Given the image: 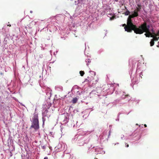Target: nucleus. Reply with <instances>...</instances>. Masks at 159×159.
I'll use <instances>...</instances> for the list:
<instances>
[{
    "instance_id": "f257e3e1",
    "label": "nucleus",
    "mask_w": 159,
    "mask_h": 159,
    "mask_svg": "<svg viewBox=\"0 0 159 159\" xmlns=\"http://www.w3.org/2000/svg\"><path fill=\"white\" fill-rule=\"evenodd\" d=\"M150 25L147 24V23L144 22L138 27H136L134 30V32L137 34H142L144 32H147L150 30Z\"/></svg>"
},
{
    "instance_id": "f03ea898",
    "label": "nucleus",
    "mask_w": 159,
    "mask_h": 159,
    "mask_svg": "<svg viewBox=\"0 0 159 159\" xmlns=\"http://www.w3.org/2000/svg\"><path fill=\"white\" fill-rule=\"evenodd\" d=\"M137 26L134 25L132 23V20L128 18L127 23V26L124 27L125 31L128 32H131L132 30L134 31Z\"/></svg>"
},
{
    "instance_id": "7ed1b4c3",
    "label": "nucleus",
    "mask_w": 159,
    "mask_h": 159,
    "mask_svg": "<svg viewBox=\"0 0 159 159\" xmlns=\"http://www.w3.org/2000/svg\"><path fill=\"white\" fill-rule=\"evenodd\" d=\"M31 127L35 129L39 128L38 117V115L36 114H34V118L33 119L32 124Z\"/></svg>"
},
{
    "instance_id": "20e7f679",
    "label": "nucleus",
    "mask_w": 159,
    "mask_h": 159,
    "mask_svg": "<svg viewBox=\"0 0 159 159\" xmlns=\"http://www.w3.org/2000/svg\"><path fill=\"white\" fill-rule=\"evenodd\" d=\"M151 31L153 34V37H152L153 38L152 39L154 40V41H157L159 39V35H158V34H156L154 33V31L153 30V29H151Z\"/></svg>"
},
{
    "instance_id": "39448f33",
    "label": "nucleus",
    "mask_w": 159,
    "mask_h": 159,
    "mask_svg": "<svg viewBox=\"0 0 159 159\" xmlns=\"http://www.w3.org/2000/svg\"><path fill=\"white\" fill-rule=\"evenodd\" d=\"M146 33L144 34L146 37H153V34L151 31V30H149L147 32H146Z\"/></svg>"
},
{
    "instance_id": "423d86ee",
    "label": "nucleus",
    "mask_w": 159,
    "mask_h": 159,
    "mask_svg": "<svg viewBox=\"0 0 159 159\" xmlns=\"http://www.w3.org/2000/svg\"><path fill=\"white\" fill-rule=\"evenodd\" d=\"M78 100V99L76 98H74L72 101V103L73 104H75L76 103Z\"/></svg>"
},
{
    "instance_id": "0eeeda50",
    "label": "nucleus",
    "mask_w": 159,
    "mask_h": 159,
    "mask_svg": "<svg viewBox=\"0 0 159 159\" xmlns=\"http://www.w3.org/2000/svg\"><path fill=\"white\" fill-rule=\"evenodd\" d=\"M124 8L125 9L127 10V11L125 12V15H128L130 13V12L127 10L126 7L125 6H124Z\"/></svg>"
},
{
    "instance_id": "6e6552de",
    "label": "nucleus",
    "mask_w": 159,
    "mask_h": 159,
    "mask_svg": "<svg viewBox=\"0 0 159 159\" xmlns=\"http://www.w3.org/2000/svg\"><path fill=\"white\" fill-rule=\"evenodd\" d=\"M134 17H137L138 16V13L136 11V10H134L133 14Z\"/></svg>"
},
{
    "instance_id": "1a4fd4ad",
    "label": "nucleus",
    "mask_w": 159,
    "mask_h": 159,
    "mask_svg": "<svg viewBox=\"0 0 159 159\" xmlns=\"http://www.w3.org/2000/svg\"><path fill=\"white\" fill-rule=\"evenodd\" d=\"M154 40L152 39L151 40V41L150 42V44L151 46H152L154 44Z\"/></svg>"
},
{
    "instance_id": "9d476101",
    "label": "nucleus",
    "mask_w": 159,
    "mask_h": 159,
    "mask_svg": "<svg viewBox=\"0 0 159 159\" xmlns=\"http://www.w3.org/2000/svg\"><path fill=\"white\" fill-rule=\"evenodd\" d=\"M80 75L82 76L84 75V71H80Z\"/></svg>"
},
{
    "instance_id": "9b49d317",
    "label": "nucleus",
    "mask_w": 159,
    "mask_h": 159,
    "mask_svg": "<svg viewBox=\"0 0 159 159\" xmlns=\"http://www.w3.org/2000/svg\"><path fill=\"white\" fill-rule=\"evenodd\" d=\"M139 7H140V6H138ZM141 8L140 7H137V9L134 10H136V11H137V12H138L139 11H140Z\"/></svg>"
},
{
    "instance_id": "f8f14e48",
    "label": "nucleus",
    "mask_w": 159,
    "mask_h": 159,
    "mask_svg": "<svg viewBox=\"0 0 159 159\" xmlns=\"http://www.w3.org/2000/svg\"><path fill=\"white\" fill-rule=\"evenodd\" d=\"M86 62H88V63H87V66H88V63H89L91 62V60L89 59H86Z\"/></svg>"
},
{
    "instance_id": "ddd939ff",
    "label": "nucleus",
    "mask_w": 159,
    "mask_h": 159,
    "mask_svg": "<svg viewBox=\"0 0 159 159\" xmlns=\"http://www.w3.org/2000/svg\"><path fill=\"white\" fill-rule=\"evenodd\" d=\"M134 16L133 15H129L128 18L129 19H131L132 18H134Z\"/></svg>"
},
{
    "instance_id": "4468645a",
    "label": "nucleus",
    "mask_w": 159,
    "mask_h": 159,
    "mask_svg": "<svg viewBox=\"0 0 159 159\" xmlns=\"http://www.w3.org/2000/svg\"><path fill=\"white\" fill-rule=\"evenodd\" d=\"M115 16H112V17H111L110 18V20H113L115 18Z\"/></svg>"
},
{
    "instance_id": "2eb2a0df",
    "label": "nucleus",
    "mask_w": 159,
    "mask_h": 159,
    "mask_svg": "<svg viewBox=\"0 0 159 159\" xmlns=\"http://www.w3.org/2000/svg\"><path fill=\"white\" fill-rule=\"evenodd\" d=\"M42 148L43 149H45L46 148V146L45 145L42 146Z\"/></svg>"
},
{
    "instance_id": "dca6fc26",
    "label": "nucleus",
    "mask_w": 159,
    "mask_h": 159,
    "mask_svg": "<svg viewBox=\"0 0 159 159\" xmlns=\"http://www.w3.org/2000/svg\"><path fill=\"white\" fill-rule=\"evenodd\" d=\"M129 146V144L127 143H125V147H128Z\"/></svg>"
},
{
    "instance_id": "f3484780",
    "label": "nucleus",
    "mask_w": 159,
    "mask_h": 159,
    "mask_svg": "<svg viewBox=\"0 0 159 159\" xmlns=\"http://www.w3.org/2000/svg\"><path fill=\"white\" fill-rule=\"evenodd\" d=\"M123 26H125H125H127V25H126V24H124L123 25Z\"/></svg>"
},
{
    "instance_id": "a211bd4d",
    "label": "nucleus",
    "mask_w": 159,
    "mask_h": 159,
    "mask_svg": "<svg viewBox=\"0 0 159 159\" xmlns=\"http://www.w3.org/2000/svg\"><path fill=\"white\" fill-rule=\"evenodd\" d=\"M10 156L11 157L12 156V154L11 152H10Z\"/></svg>"
},
{
    "instance_id": "6ab92c4d",
    "label": "nucleus",
    "mask_w": 159,
    "mask_h": 159,
    "mask_svg": "<svg viewBox=\"0 0 159 159\" xmlns=\"http://www.w3.org/2000/svg\"><path fill=\"white\" fill-rule=\"evenodd\" d=\"M44 159H48V157H45Z\"/></svg>"
},
{
    "instance_id": "aec40b11",
    "label": "nucleus",
    "mask_w": 159,
    "mask_h": 159,
    "mask_svg": "<svg viewBox=\"0 0 159 159\" xmlns=\"http://www.w3.org/2000/svg\"><path fill=\"white\" fill-rule=\"evenodd\" d=\"M144 126L145 127H147V125L146 124H144Z\"/></svg>"
},
{
    "instance_id": "412c9836",
    "label": "nucleus",
    "mask_w": 159,
    "mask_h": 159,
    "mask_svg": "<svg viewBox=\"0 0 159 159\" xmlns=\"http://www.w3.org/2000/svg\"><path fill=\"white\" fill-rule=\"evenodd\" d=\"M30 12L31 13H32L33 12V11H30Z\"/></svg>"
},
{
    "instance_id": "4be33fe9",
    "label": "nucleus",
    "mask_w": 159,
    "mask_h": 159,
    "mask_svg": "<svg viewBox=\"0 0 159 159\" xmlns=\"http://www.w3.org/2000/svg\"><path fill=\"white\" fill-rule=\"evenodd\" d=\"M129 96V95H126L125 96V97H127V96Z\"/></svg>"
},
{
    "instance_id": "5701e85b",
    "label": "nucleus",
    "mask_w": 159,
    "mask_h": 159,
    "mask_svg": "<svg viewBox=\"0 0 159 159\" xmlns=\"http://www.w3.org/2000/svg\"><path fill=\"white\" fill-rule=\"evenodd\" d=\"M8 25V26H11V25Z\"/></svg>"
},
{
    "instance_id": "b1692460",
    "label": "nucleus",
    "mask_w": 159,
    "mask_h": 159,
    "mask_svg": "<svg viewBox=\"0 0 159 159\" xmlns=\"http://www.w3.org/2000/svg\"><path fill=\"white\" fill-rule=\"evenodd\" d=\"M46 111H48L47 110H46Z\"/></svg>"
},
{
    "instance_id": "393cba45",
    "label": "nucleus",
    "mask_w": 159,
    "mask_h": 159,
    "mask_svg": "<svg viewBox=\"0 0 159 159\" xmlns=\"http://www.w3.org/2000/svg\"><path fill=\"white\" fill-rule=\"evenodd\" d=\"M19 31H20V28H19Z\"/></svg>"
},
{
    "instance_id": "a878e982",
    "label": "nucleus",
    "mask_w": 159,
    "mask_h": 159,
    "mask_svg": "<svg viewBox=\"0 0 159 159\" xmlns=\"http://www.w3.org/2000/svg\"><path fill=\"white\" fill-rule=\"evenodd\" d=\"M95 159H98V158H95Z\"/></svg>"
}]
</instances>
